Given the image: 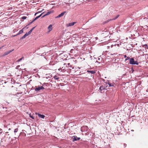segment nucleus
Here are the masks:
<instances>
[{
	"mask_svg": "<svg viewBox=\"0 0 148 148\" xmlns=\"http://www.w3.org/2000/svg\"><path fill=\"white\" fill-rule=\"evenodd\" d=\"M46 83H44L42 85V86H36L35 87L34 90L36 91H38L40 90H42L44 89V88L43 87V86L44 84H46Z\"/></svg>",
	"mask_w": 148,
	"mask_h": 148,
	"instance_id": "nucleus-1",
	"label": "nucleus"
},
{
	"mask_svg": "<svg viewBox=\"0 0 148 148\" xmlns=\"http://www.w3.org/2000/svg\"><path fill=\"white\" fill-rule=\"evenodd\" d=\"M129 63L130 64L132 65L136 64L137 65H138L139 64L138 62L137 61H134V59L133 58H131L130 59Z\"/></svg>",
	"mask_w": 148,
	"mask_h": 148,
	"instance_id": "nucleus-2",
	"label": "nucleus"
},
{
	"mask_svg": "<svg viewBox=\"0 0 148 148\" xmlns=\"http://www.w3.org/2000/svg\"><path fill=\"white\" fill-rule=\"evenodd\" d=\"M88 126H83L82 127L81 130L82 132H87L88 131Z\"/></svg>",
	"mask_w": 148,
	"mask_h": 148,
	"instance_id": "nucleus-3",
	"label": "nucleus"
},
{
	"mask_svg": "<svg viewBox=\"0 0 148 148\" xmlns=\"http://www.w3.org/2000/svg\"><path fill=\"white\" fill-rule=\"evenodd\" d=\"M14 49H12L11 50L8 51H7L5 53H4V54L3 55V56H6L7 55H8L10 53H11L12 51H14Z\"/></svg>",
	"mask_w": 148,
	"mask_h": 148,
	"instance_id": "nucleus-4",
	"label": "nucleus"
},
{
	"mask_svg": "<svg viewBox=\"0 0 148 148\" xmlns=\"http://www.w3.org/2000/svg\"><path fill=\"white\" fill-rule=\"evenodd\" d=\"M80 139L79 137H77L76 136H73V141H77L79 140Z\"/></svg>",
	"mask_w": 148,
	"mask_h": 148,
	"instance_id": "nucleus-5",
	"label": "nucleus"
},
{
	"mask_svg": "<svg viewBox=\"0 0 148 148\" xmlns=\"http://www.w3.org/2000/svg\"><path fill=\"white\" fill-rule=\"evenodd\" d=\"M53 12V10H51V11H48V12L47 13L45 14L43 16L41 17V18H42L44 17L45 16H47L48 15H49V14H51V13H52Z\"/></svg>",
	"mask_w": 148,
	"mask_h": 148,
	"instance_id": "nucleus-6",
	"label": "nucleus"
},
{
	"mask_svg": "<svg viewBox=\"0 0 148 148\" xmlns=\"http://www.w3.org/2000/svg\"><path fill=\"white\" fill-rule=\"evenodd\" d=\"M76 23V22H73L70 23H69L66 24V26H67V27H69V26H73Z\"/></svg>",
	"mask_w": 148,
	"mask_h": 148,
	"instance_id": "nucleus-7",
	"label": "nucleus"
},
{
	"mask_svg": "<svg viewBox=\"0 0 148 148\" xmlns=\"http://www.w3.org/2000/svg\"><path fill=\"white\" fill-rule=\"evenodd\" d=\"M66 12H64L62 13L61 14H60L59 15H58L57 16H56V18H60L61 17L63 16L64 15V14L65 13H66Z\"/></svg>",
	"mask_w": 148,
	"mask_h": 148,
	"instance_id": "nucleus-8",
	"label": "nucleus"
},
{
	"mask_svg": "<svg viewBox=\"0 0 148 148\" xmlns=\"http://www.w3.org/2000/svg\"><path fill=\"white\" fill-rule=\"evenodd\" d=\"M38 19V17H36L35 18H34V19H33V20L31 21V22L30 23H29V24H28L27 26H28L29 25H30L32 23L34 22L36 20H37V19Z\"/></svg>",
	"mask_w": 148,
	"mask_h": 148,
	"instance_id": "nucleus-9",
	"label": "nucleus"
},
{
	"mask_svg": "<svg viewBox=\"0 0 148 148\" xmlns=\"http://www.w3.org/2000/svg\"><path fill=\"white\" fill-rule=\"evenodd\" d=\"M48 29L49 32L51 31L52 29V26L51 25H50L48 27Z\"/></svg>",
	"mask_w": 148,
	"mask_h": 148,
	"instance_id": "nucleus-10",
	"label": "nucleus"
},
{
	"mask_svg": "<svg viewBox=\"0 0 148 148\" xmlns=\"http://www.w3.org/2000/svg\"><path fill=\"white\" fill-rule=\"evenodd\" d=\"M105 88H104V87L103 86H101L100 87L99 90H100V92H102L101 91L102 90H104Z\"/></svg>",
	"mask_w": 148,
	"mask_h": 148,
	"instance_id": "nucleus-11",
	"label": "nucleus"
},
{
	"mask_svg": "<svg viewBox=\"0 0 148 148\" xmlns=\"http://www.w3.org/2000/svg\"><path fill=\"white\" fill-rule=\"evenodd\" d=\"M38 115L39 117L41 118L42 119H44L45 116V115L40 114L39 113L38 114Z\"/></svg>",
	"mask_w": 148,
	"mask_h": 148,
	"instance_id": "nucleus-12",
	"label": "nucleus"
},
{
	"mask_svg": "<svg viewBox=\"0 0 148 148\" xmlns=\"http://www.w3.org/2000/svg\"><path fill=\"white\" fill-rule=\"evenodd\" d=\"M87 72L88 73H90L92 74H94L96 72L95 71H89L88 70L87 71Z\"/></svg>",
	"mask_w": 148,
	"mask_h": 148,
	"instance_id": "nucleus-13",
	"label": "nucleus"
},
{
	"mask_svg": "<svg viewBox=\"0 0 148 148\" xmlns=\"http://www.w3.org/2000/svg\"><path fill=\"white\" fill-rule=\"evenodd\" d=\"M23 29L21 30L17 34V35H19L23 33Z\"/></svg>",
	"mask_w": 148,
	"mask_h": 148,
	"instance_id": "nucleus-14",
	"label": "nucleus"
},
{
	"mask_svg": "<svg viewBox=\"0 0 148 148\" xmlns=\"http://www.w3.org/2000/svg\"><path fill=\"white\" fill-rule=\"evenodd\" d=\"M108 85L109 87H115V85L114 84H112L111 83L108 84Z\"/></svg>",
	"mask_w": 148,
	"mask_h": 148,
	"instance_id": "nucleus-15",
	"label": "nucleus"
},
{
	"mask_svg": "<svg viewBox=\"0 0 148 148\" xmlns=\"http://www.w3.org/2000/svg\"><path fill=\"white\" fill-rule=\"evenodd\" d=\"M119 15H117L116 17L114 18H113L112 19H110L108 21H110L111 20H114L116 19V18H117L119 16Z\"/></svg>",
	"mask_w": 148,
	"mask_h": 148,
	"instance_id": "nucleus-16",
	"label": "nucleus"
},
{
	"mask_svg": "<svg viewBox=\"0 0 148 148\" xmlns=\"http://www.w3.org/2000/svg\"><path fill=\"white\" fill-rule=\"evenodd\" d=\"M54 79L56 80H58L59 79V77H57V76H55L54 77Z\"/></svg>",
	"mask_w": 148,
	"mask_h": 148,
	"instance_id": "nucleus-17",
	"label": "nucleus"
},
{
	"mask_svg": "<svg viewBox=\"0 0 148 148\" xmlns=\"http://www.w3.org/2000/svg\"><path fill=\"white\" fill-rule=\"evenodd\" d=\"M18 128L15 129L14 131V133H15L17 132H18Z\"/></svg>",
	"mask_w": 148,
	"mask_h": 148,
	"instance_id": "nucleus-18",
	"label": "nucleus"
},
{
	"mask_svg": "<svg viewBox=\"0 0 148 148\" xmlns=\"http://www.w3.org/2000/svg\"><path fill=\"white\" fill-rule=\"evenodd\" d=\"M26 37V36H25V35L23 36L21 38H20V39H24L25 38V37Z\"/></svg>",
	"mask_w": 148,
	"mask_h": 148,
	"instance_id": "nucleus-19",
	"label": "nucleus"
},
{
	"mask_svg": "<svg viewBox=\"0 0 148 148\" xmlns=\"http://www.w3.org/2000/svg\"><path fill=\"white\" fill-rule=\"evenodd\" d=\"M27 18V17L26 16H23L21 18L23 19H26Z\"/></svg>",
	"mask_w": 148,
	"mask_h": 148,
	"instance_id": "nucleus-20",
	"label": "nucleus"
},
{
	"mask_svg": "<svg viewBox=\"0 0 148 148\" xmlns=\"http://www.w3.org/2000/svg\"><path fill=\"white\" fill-rule=\"evenodd\" d=\"M130 57H127L125 59V61H126L127 60H130Z\"/></svg>",
	"mask_w": 148,
	"mask_h": 148,
	"instance_id": "nucleus-21",
	"label": "nucleus"
},
{
	"mask_svg": "<svg viewBox=\"0 0 148 148\" xmlns=\"http://www.w3.org/2000/svg\"><path fill=\"white\" fill-rule=\"evenodd\" d=\"M44 13V12H43V13H41V14L40 15H39V16H37L36 17H38V18H39V17H40V16H42V14L43 13Z\"/></svg>",
	"mask_w": 148,
	"mask_h": 148,
	"instance_id": "nucleus-22",
	"label": "nucleus"
},
{
	"mask_svg": "<svg viewBox=\"0 0 148 148\" xmlns=\"http://www.w3.org/2000/svg\"><path fill=\"white\" fill-rule=\"evenodd\" d=\"M23 58H22L20 59H19V60H17V62H20V61H21L22 60V59Z\"/></svg>",
	"mask_w": 148,
	"mask_h": 148,
	"instance_id": "nucleus-23",
	"label": "nucleus"
},
{
	"mask_svg": "<svg viewBox=\"0 0 148 148\" xmlns=\"http://www.w3.org/2000/svg\"><path fill=\"white\" fill-rule=\"evenodd\" d=\"M110 82L109 80H107V82H105L106 84H108H108H109Z\"/></svg>",
	"mask_w": 148,
	"mask_h": 148,
	"instance_id": "nucleus-24",
	"label": "nucleus"
},
{
	"mask_svg": "<svg viewBox=\"0 0 148 148\" xmlns=\"http://www.w3.org/2000/svg\"><path fill=\"white\" fill-rule=\"evenodd\" d=\"M30 118H32L33 119H34V117L33 116L30 115Z\"/></svg>",
	"mask_w": 148,
	"mask_h": 148,
	"instance_id": "nucleus-25",
	"label": "nucleus"
},
{
	"mask_svg": "<svg viewBox=\"0 0 148 148\" xmlns=\"http://www.w3.org/2000/svg\"><path fill=\"white\" fill-rule=\"evenodd\" d=\"M20 66V65H18L16 66V68L17 69H18L19 68Z\"/></svg>",
	"mask_w": 148,
	"mask_h": 148,
	"instance_id": "nucleus-26",
	"label": "nucleus"
},
{
	"mask_svg": "<svg viewBox=\"0 0 148 148\" xmlns=\"http://www.w3.org/2000/svg\"><path fill=\"white\" fill-rule=\"evenodd\" d=\"M25 35L26 37L29 35L27 32L25 34Z\"/></svg>",
	"mask_w": 148,
	"mask_h": 148,
	"instance_id": "nucleus-27",
	"label": "nucleus"
},
{
	"mask_svg": "<svg viewBox=\"0 0 148 148\" xmlns=\"http://www.w3.org/2000/svg\"><path fill=\"white\" fill-rule=\"evenodd\" d=\"M27 33L28 34V35H29V34H31V33L29 31L28 32H27Z\"/></svg>",
	"mask_w": 148,
	"mask_h": 148,
	"instance_id": "nucleus-28",
	"label": "nucleus"
},
{
	"mask_svg": "<svg viewBox=\"0 0 148 148\" xmlns=\"http://www.w3.org/2000/svg\"><path fill=\"white\" fill-rule=\"evenodd\" d=\"M68 66H70V67H71V65H70V63H69L68 64Z\"/></svg>",
	"mask_w": 148,
	"mask_h": 148,
	"instance_id": "nucleus-29",
	"label": "nucleus"
},
{
	"mask_svg": "<svg viewBox=\"0 0 148 148\" xmlns=\"http://www.w3.org/2000/svg\"><path fill=\"white\" fill-rule=\"evenodd\" d=\"M124 57L125 58H126L127 57L126 55H125L124 56Z\"/></svg>",
	"mask_w": 148,
	"mask_h": 148,
	"instance_id": "nucleus-30",
	"label": "nucleus"
},
{
	"mask_svg": "<svg viewBox=\"0 0 148 148\" xmlns=\"http://www.w3.org/2000/svg\"><path fill=\"white\" fill-rule=\"evenodd\" d=\"M42 11H38L37 12V13H38V14L39 13H40V12H42Z\"/></svg>",
	"mask_w": 148,
	"mask_h": 148,
	"instance_id": "nucleus-31",
	"label": "nucleus"
},
{
	"mask_svg": "<svg viewBox=\"0 0 148 148\" xmlns=\"http://www.w3.org/2000/svg\"><path fill=\"white\" fill-rule=\"evenodd\" d=\"M33 30H32V29H31L29 31L31 32V33H32V32Z\"/></svg>",
	"mask_w": 148,
	"mask_h": 148,
	"instance_id": "nucleus-32",
	"label": "nucleus"
},
{
	"mask_svg": "<svg viewBox=\"0 0 148 148\" xmlns=\"http://www.w3.org/2000/svg\"><path fill=\"white\" fill-rule=\"evenodd\" d=\"M17 35H17V34H16V35H13V36H13V37H15V36H17Z\"/></svg>",
	"mask_w": 148,
	"mask_h": 148,
	"instance_id": "nucleus-33",
	"label": "nucleus"
},
{
	"mask_svg": "<svg viewBox=\"0 0 148 148\" xmlns=\"http://www.w3.org/2000/svg\"><path fill=\"white\" fill-rule=\"evenodd\" d=\"M35 27H33V28H32V30H33L35 28Z\"/></svg>",
	"mask_w": 148,
	"mask_h": 148,
	"instance_id": "nucleus-34",
	"label": "nucleus"
},
{
	"mask_svg": "<svg viewBox=\"0 0 148 148\" xmlns=\"http://www.w3.org/2000/svg\"><path fill=\"white\" fill-rule=\"evenodd\" d=\"M144 45L145 46H147L148 47V45L147 44L145 45Z\"/></svg>",
	"mask_w": 148,
	"mask_h": 148,
	"instance_id": "nucleus-35",
	"label": "nucleus"
},
{
	"mask_svg": "<svg viewBox=\"0 0 148 148\" xmlns=\"http://www.w3.org/2000/svg\"><path fill=\"white\" fill-rule=\"evenodd\" d=\"M37 14H38V13H37V12H36V13L35 14H34V16H36V15Z\"/></svg>",
	"mask_w": 148,
	"mask_h": 148,
	"instance_id": "nucleus-36",
	"label": "nucleus"
},
{
	"mask_svg": "<svg viewBox=\"0 0 148 148\" xmlns=\"http://www.w3.org/2000/svg\"><path fill=\"white\" fill-rule=\"evenodd\" d=\"M4 46H2L0 48V49H1L2 48H3V47Z\"/></svg>",
	"mask_w": 148,
	"mask_h": 148,
	"instance_id": "nucleus-37",
	"label": "nucleus"
},
{
	"mask_svg": "<svg viewBox=\"0 0 148 148\" xmlns=\"http://www.w3.org/2000/svg\"><path fill=\"white\" fill-rule=\"evenodd\" d=\"M2 131V129H1V128H0V131Z\"/></svg>",
	"mask_w": 148,
	"mask_h": 148,
	"instance_id": "nucleus-38",
	"label": "nucleus"
},
{
	"mask_svg": "<svg viewBox=\"0 0 148 148\" xmlns=\"http://www.w3.org/2000/svg\"><path fill=\"white\" fill-rule=\"evenodd\" d=\"M131 131H132V132H134V130H131Z\"/></svg>",
	"mask_w": 148,
	"mask_h": 148,
	"instance_id": "nucleus-39",
	"label": "nucleus"
},
{
	"mask_svg": "<svg viewBox=\"0 0 148 148\" xmlns=\"http://www.w3.org/2000/svg\"><path fill=\"white\" fill-rule=\"evenodd\" d=\"M8 130H10V128Z\"/></svg>",
	"mask_w": 148,
	"mask_h": 148,
	"instance_id": "nucleus-40",
	"label": "nucleus"
},
{
	"mask_svg": "<svg viewBox=\"0 0 148 148\" xmlns=\"http://www.w3.org/2000/svg\"><path fill=\"white\" fill-rule=\"evenodd\" d=\"M98 60H100V58H98Z\"/></svg>",
	"mask_w": 148,
	"mask_h": 148,
	"instance_id": "nucleus-41",
	"label": "nucleus"
}]
</instances>
